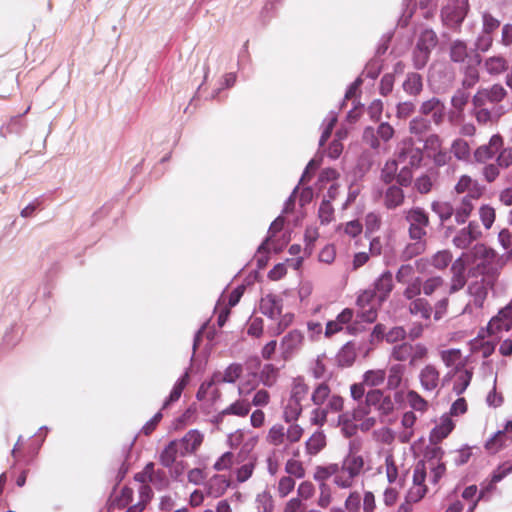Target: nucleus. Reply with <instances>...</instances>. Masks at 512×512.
<instances>
[{
    "label": "nucleus",
    "instance_id": "f257e3e1",
    "mask_svg": "<svg viewBox=\"0 0 512 512\" xmlns=\"http://www.w3.org/2000/svg\"><path fill=\"white\" fill-rule=\"evenodd\" d=\"M358 444L351 442L349 453L339 463L316 466L313 473L315 481H327L333 479V483L341 489H349L354 485L355 479L364 468V459L358 454Z\"/></svg>",
    "mask_w": 512,
    "mask_h": 512
},
{
    "label": "nucleus",
    "instance_id": "f03ea898",
    "mask_svg": "<svg viewBox=\"0 0 512 512\" xmlns=\"http://www.w3.org/2000/svg\"><path fill=\"white\" fill-rule=\"evenodd\" d=\"M444 450L432 444L427 447L424 460L417 462L413 471V485L410 488V499L420 501L426 494L427 489L424 481L429 471V480L437 484L446 472L445 463L442 461Z\"/></svg>",
    "mask_w": 512,
    "mask_h": 512
},
{
    "label": "nucleus",
    "instance_id": "7ed1b4c3",
    "mask_svg": "<svg viewBox=\"0 0 512 512\" xmlns=\"http://www.w3.org/2000/svg\"><path fill=\"white\" fill-rule=\"evenodd\" d=\"M303 434L304 429L299 424H290L286 428L284 425L276 423L269 428L265 441L271 446H284L287 449L290 445L299 442Z\"/></svg>",
    "mask_w": 512,
    "mask_h": 512
},
{
    "label": "nucleus",
    "instance_id": "20e7f679",
    "mask_svg": "<svg viewBox=\"0 0 512 512\" xmlns=\"http://www.w3.org/2000/svg\"><path fill=\"white\" fill-rule=\"evenodd\" d=\"M357 317L362 322L373 323L378 315V308L382 305L371 289L363 290L356 301Z\"/></svg>",
    "mask_w": 512,
    "mask_h": 512
},
{
    "label": "nucleus",
    "instance_id": "39448f33",
    "mask_svg": "<svg viewBox=\"0 0 512 512\" xmlns=\"http://www.w3.org/2000/svg\"><path fill=\"white\" fill-rule=\"evenodd\" d=\"M405 219L409 223V236L412 240L424 239L427 232L426 228L429 226V215L421 207H413L404 212Z\"/></svg>",
    "mask_w": 512,
    "mask_h": 512
},
{
    "label": "nucleus",
    "instance_id": "423d86ee",
    "mask_svg": "<svg viewBox=\"0 0 512 512\" xmlns=\"http://www.w3.org/2000/svg\"><path fill=\"white\" fill-rule=\"evenodd\" d=\"M423 158V150L415 146L412 138H405L398 144L397 160L398 162L406 163L405 166L417 169L421 166Z\"/></svg>",
    "mask_w": 512,
    "mask_h": 512
},
{
    "label": "nucleus",
    "instance_id": "0eeeda50",
    "mask_svg": "<svg viewBox=\"0 0 512 512\" xmlns=\"http://www.w3.org/2000/svg\"><path fill=\"white\" fill-rule=\"evenodd\" d=\"M508 95L503 85L496 83L486 88L479 89L472 98L474 107H483L486 104H498Z\"/></svg>",
    "mask_w": 512,
    "mask_h": 512
},
{
    "label": "nucleus",
    "instance_id": "6e6552de",
    "mask_svg": "<svg viewBox=\"0 0 512 512\" xmlns=\"http://www.w3.org/2000/svg\"><path fill=\"white\" fill-rule=\"evenodd\" d=\"M493 281V277L487 276L483 277L481 280H477L469 284L467 291L473 300L466 305L464 312L470 309L472 305L476 308L483 307V304L488 295V289L493 286Z\"/></svg>",
    "mask_w": 512,
    "mask_h": 512
},
{
    "label": "nucleus",
    "instance_id": "1a4fd4ad",
    "mask_svg": "<svg viewBox=\"0 0 512 512\" xmlns=\"http://www.w3.org/2000/svg\"><path fill=\"white\" fill-rule=\"evenodd\" d=\"M343 406V398L338 394H334L331 396L330 401L326 404L325 407L316 406V408L311 411V424L322 427L327 421L328 414L330 412L337 413L342 411Z\"/></svg>",
    "mask_w": 512,
    "mask_h": 512
},
{
    "label": "nucleus",
    "instance_id": "9d476101",
    "mask_svg": "<svg viewBox=\"0 0 512 512\" xmlns=\"http://www.w3.org/2000/svg\"><path fill=\"white\" fill-rule=\"evenodd\" d=\"M304 334L294 329L288 332L280 342L281 355L284 360L291 359L304 345Z\"/></svg>",
    "mask_w": 512,
    "mask_h": 512
},
{
    "label": "nucleus",
    "instance_id": "9b49d317",
    "mask_svg": "<svg viewBox=\"0 0 512 512\" xmlns=\"http://www.w3.org/2000/svg\"><path fill=\"white\" fill-rule=\"evenodd\" d=\"M419 112L422 116H430V121L433 122L436 126H440L445 119L446 107L439 98L432 97L421 103Z\"/></svg>",
    "mask_w": 512,
    "mask_h": 512
},
{
    "label": "nucleus",
    "instance_id": "f8f14e48",
    "mask_svg": "<svg viewBox=\"0 0 512 512\" xmlns=\"http://www.w3.org/2000/svg\"><path fill=\"white\" fill-rule=\"evenodd\" d=\"M466 263L462 257L457 258L451 265L448 295L463 289L467 283Z\"/></svg>",
    "mask_w": 512,
    "mask_h": 512
},
{
    "label": "nucleus",
    "instance_id": "ddd939ff",
    "mask_svg": "<svg viewBox=\"0 0 512 512\" xmlns=\"http://www.w3.org/2000/svg\"><path fill=\"white\" fill-rule=\"evenodd\" d=\"M503 145L504 140L500 134L492 135L487 144L480 145L475 149L473 154L475 161L478 163H486L494 158Z\"/></svg>",
    "mask_w": 512,
    "mask_h": 512
},
{
    "label": "nucleus",
    "instance_id": "4468645a",
    "mask_svg": "<svg viewBox=\"0 0 512 512\" xmlns=\"http://www.w3.org/2000/svg\"><path fill=\"white\" fill-rule=\"evenodd\" d=\"M482 237V232L477 222L471 221L460 229L453 238V244L460 249L468 248L474 241Z\"/></svg>",
    "mask_w": 512,
    "mask_h": 512
},
{
    "label": "nucleus",
    "instance_id": "2eb2a0df",
    "mask_svg": "<svg viewBox=\"0 0 512 512\" xmlns=\"http://www.w3.org/2000/svg\"><path fill=\"white\" fill-rule=\"evenodd\" d=\"M512 472V460L506 461L500 464L492 473L491 479L487 483V485L482 486L479 496L477 500L474 502L472 507L470 508V512H472L477 504V502L484 498L487 493H491L495 489L496 483L500 482L503 478H505L508 474Z\"/></svg>",
    "mask_w": 512,
    "mask_h": 512
},
{
    "label": "nucleus",
    "instance_id": "dca6fc26",
    "mask_svg": "<svg viewBox=\"0 0 512 512\" xmlns=\"http://www.w3.org/2000/svg\"><path fill=\"white\" fill-rule=\"evenodd\" d=\"M512 328V301L499 311L497 316L493 317L488 324L490 334H496L500 331H509Z\"/></svg>",
    "mask_w": 512,
    "mask_h": 512
},
{
    "label": "nucleus",
    "instance_id": "f3484780",
    "mask_svg": "<svg viewBox=\"0 0 512 512\" xmlns=\"http://www.w3.org/2000/svg\"><path fill=\"white\" fill-rule=\"evenodd\" d=\"M419 381L424 391L436 390L441 382L440 372L434 364H426L419 372Z\"/></svg>",
    "mask_w": 512,
    "mask_h": 512
},
{
    "label": "nucleus",
    "instance_id": "a211bd4d",
    "mask_svg": "<svg viewBox=\"0 0 512 512\" xmlns=\"http://www.w3.org/2000/svg\"><path fill=\"white\" fill-rule=\"evenodd\" d=\"M204 441V434L197 429L189 430L177 442L180 446L181 456L194 454Z\"/></svg>",
    "mask_w": 512,
    "mask_h": 512
},
{
    "label": "nucleus",
    "instance_id": "6ab92c4d",
    "mask_svg": "<svg viewBox=\"0 0 512 512\" xmlns=\"http://www.w3.org/2000/svg\"><path fill=\"white\" fill-rule=\"evenodd\" d=\"M394 288L393 275L389 270L384 271L373 283L372 292L377 296L379 303L385 302Z\"/></svg>",
    "mask_w": 512,
    "mask_h": 512
},
{
    "label": "nucleus",
    "instance_id": "aec40b11",
    "mask_svg": "<svg viewBox=\"0 0 512 512\" xmlns=\"http://www.w3.org/2000/svg\"><path fill=\"white\" fill-rule=\"evenodd\" d=\"M482 66L489 76L497 77L509 70V61L503 55H492L483 60Z\"/></svg>",
    "mask_w": 512,
    "mask_h": 512
},
{
    "label": "nucleus",
    "instance_id": "412c9836",
    "mask_svg": "<svg viewBox=\"0 0 512 512\" xmlns=\"http://www.w3.org/2000/svg\"><path fill=\"white\" fill-rule=\"evenodd\" d=\"M450 376H452L451 372H449L445 376L444 381ZM453 376H455V381L453 384V391L457 395H461L464 393V391L469 386V384L472 380L473 372L469 369H465L464 365H461V366H456V368H454Z\"/></svg>",
    "mask_w": 512,
    "mask_h": 512
},
{
    "label": "nucleus",
    "instance_id": "4be33fe9",
    "mask_svg": "<svg viewBox=\"0 0 512 512\" xmlns=\"http://www.w3.org/2000/svg\"><path fill=\"white\" fill-rule=\"evenodd\" d=\"M441 17L445 25L457 27L466 17V8L459 5H447L441 10Z\"/></svg>",
    "mask_w": 512,
    "mask_h": 512
},
{
    "label": "nucleus",
    "instance_id": "5701e85b",
    "mask_svg": "<svg viewBox=\"0 0 512 512\" xmlns=\"http://www.w3.org/2000/svg\"><path fill=\"white\" fill-rule=\"evenodd\" d=\"M259 309L262 314L275 319L281 314L282 300L273 294H267L260 300Z\"/></svg>",
    "mask_w": 512,
    "mask_h": 512
},
{
    "label": "nucleus",
    "instance_id": "b1692460",
    "mask_svg": "<svg viewBox=\"0 0 512 512\" xmlns=\"http://www.w3.org/2000/svg\"><path fill=\"white\" fill-rule=\"evenodd\" d=\"M454 423L448 415H443L439 423L432 429L429 435L431 444H438L445 439L454 429Z\"/></svg>",
    "mask_w": 512,
    "mask_h": 512
},
{
    "label": "nucleus",
    "instance_id": "393cba45",
    "mask_svg": "<svg viewBox=\"0 0 512 512\" xmlns=\"http://www.w3.org/2000/svg\"><path fill=\"white\" fill-rule=\"evenodd\" d=\"M454 191L457 194L467 193L472 195V198H480L483 191L476 180H473L468 175H462L454 186Z\"/></svg>",
    "mask_w": 512,
    "mask_h": 512
},
{
    "label": "nucleus",
    "instance_id": "a878e982",
    "mask_svg": "<svg viewBox=\"0 0 512 512\" xmlns=\"http://www.w3.org/2000/svg\"><path fill=\"white\" fill-rule=\"evenodd\" d=\"M407 309L412 316L419 317L423 320H429L433 312L432 305L423 297L410 300Z\"/></svg>",
    "mask_w": 512,
    "mask_h": 512
},
{
    "label": "nucleus",
    "instance_id": "bb28decb",
    "mask_svg": "<svg viewBox=\"0 0 512 512\" xmlns=\"http://www.w3.org/2000/svg\"><path fill=\"white\" fill-rule=\"evenodd\" d=\"M481 63V57L477 54L474 56L473 63L468 61V64L463 69L462 87L470 89L474 87L480 80L477 65Z\"/></svg>",
    "mask_w": 512,
    "mask_h": 512
},
{
    "label": "nucleus",
    "instance_id": "cd10ccee",
    "mask_svg": "<svg viewBox=\"0 0 512 512\" xmlns=\"http://www.w3.org/2000/svg\"><path fill=\"white\" fill-rule=\"evenodd\" d=\"M477 199L472 198V195H465L461 198L457 207L454 208V217L457 224H464L468 220L475 207L473 201Z\"/></svg>",
    "mask_w": 512,
    "mask_h": 512
},
{
    "label": "nucleus",
    "instance_id": "c85d7f7f",
    "mask_svg": "<svg viewBox=\"0 0 512 512\" xmlns=\"http://www.w3.org/2000/svg\"><path fill=\"white\" fill-rule=\"evenodd\" d=\"M353 318V310L345 308L335 320H331L326 324L325 336L331 337L334 334L343 330L344 326L347 325Z\"/></svg>",
    "mask_w": 512,
    "mask_h": 512
},
{
    "label": "nucleus",
    "instance_id": "c756f323",
    "mask_svg": "<svg viewBox=\"0 0 512 512\" xmlns=\"http://www.w3.org/2000/svg\"><path fill=\"white\" fill-rule=\"evenodd\" d=\"M405 194L402 187L391 184L384 193V206L387 209H395L404 203Z\"/></svg>",
    "mask_w": 512,
    "mask_h": 512
},
{
    "label": "nucleus",
    "instance_id": "7c9ffc66",
    "mask_svg": "<svg viewBox=\"0 0 512 512\" xmlns=\"http://www.w3.org/2000/svg\"><path fill=\"white\" fill-rule=\"evenodd\" d=\"M449 56L454 63H465L466 61L472 62L469 58V50L467 43L462 40L452 41L449 48Z\"/></svg>",
    "mask_w": 512,
    "mask_h": 512
},
{
    "label": "nucleus",
    "instance_id": "2f4dec72",
    "mask_svg": "<svg viewBox=\"0 0 512 512\" xmlns=\"http://www.w3.org/2000/svg\"><path fill=\"white\" fill-rule=\"evenodd\" d=\"M177 456H181V450L177 440H173L162 450L159 461L164 467L171 468L176 462Z\"/></svg>",
    "mask_w": 512,
    "mask_h": 512
},
{
    "label": "nucleus",
    "instance_id": "473e14b6",
    "mask_svg": "<svg viewBox=\"0 0 512 512\" xmlns=\"http://www.w3.org/2000/svg\"><path fill=\"white\" fill-rule=\"evenodd\" d=\"M416 415L412 411L405 412L401 419L403 430L398 434V440L401 443H408L414 436L413 427L416 423Z\"/></svg>",
    "mask_w": 512,
    "mask_h": 512
},
{
    "label": "nucleus",
    "instance_id": "72a5a7b5",
    "mask_svg": "<svg viewBox=\"0 0 512 512\" xmlns=\"http://www.w3.org/2000/svg\"><path fill=\"white\" fill-rule=\"evenodd\" d=\"M242 366L240 364L233 363L229 365L224 372H216L212 378L216 384L219 383H234L242 374Z\"/></svg>",
    "mask_w": 512,
    "mask_h": 512
},
{
    "label": "nucleus",
    "instance_id": "f704fd0d",
    "mask_svg": "<svg viewBox=\"0 0 512 512\" xmlns=\"http://www.w3.org/2000/svg\"><path fill=\"white\" fill-rule=\"evenodd\" d=\"M230 486L229 479L224 475H214L207 483V494L212 497H220Z\"/></svg>",
    "mask_w": 512,
    "mask_h": 512
},
{
    "label": "nucleus",
    "instance_id": "c9c22d12",
    "mask_svg": "<svg viewBox=\"0 0 512 512\" xmlns=\"http://www.w3.org/2000/svg\"><path fill=\"white\" fill-rule=\"evenodd\" d=\"M357 357L355 344L347 342L337 353L336 361L341 367H350L353 365Z\"/></svg>",
    "mask_w": 512,
    "mask_h": 512
},
{
    "label": "nucleus",
    "instance_id": "e433bc0d",
    "mask_svg": "<svg viewBox=\"0 0 512 512\" xmlns=\"http://www.w3.org/2000/svg\"><path fill=\"white\" fill-rule=\"evenodd\" d=\"M326 446V436L322 431L314 432L305 442L306 453L310 456L317 455Z\"/></svg>",
    "mask_w": 512,
    "mask_h": 512
},
{
    "label": "nucleus",
    "instance_id": "4c0bfd02",
    "mask_svg": "<svg viewBox=\"0 0 512 512\" xmlns=\"http://www.w3.org/2000/svg\"><path fill=\"white\" fill-rule=\"evenodd\" d=\"M331 389L326 381L317 384L311 394V401L315 406H322L325 402H329L331 396Z\"/></svg>",
    "mask_w": 512,
    "mask_h": 512
},
{
    "label": "nucleus",
    "instance_id": "58836bf2",
    "mask_svg": "<svg viewBox=\"0 0 512 512\" xmlns=\"http://www.w3.org/2000/svg\"><path fill=\"white\" fill-rule=\"evenodd\" d=\"M308 392L309 386L305 383L304 378L297 377L292 382L289 399L302 404V402L306 399Z\"/></svg>",
    "mask_w": 512,
    "mask_h": 512
},
{
    "label": "nucleus",
    "instance_id": "ea45409f",
    "mask_svg": "<svg viewBox=\"0 0 512 512\" xmlns=\"http://www.w3.org/2000/svg\"><path fill=\"white\" fill-rule=\"evenodd\" d=\"M358 422L350 412L341 413L338 416V425L341 427V431L345 437H352L358 431Z\"/></svg>",
    "mask_w": 512,
    "mask_h": 512
},
{
    "label": "nucleus",
    "instance_id": "a19ab883",
    "mask_svg": "<svg viewBox=\"0 0 512 512\" xmlns=\"http://www.w3.org/2000/svg\"><path fill=\"white\" fill-rule=\"evenodd\" d=\"M303 411V406L299 402H294L291 399H288L287 404L284 407L282 418L283 420L290 424H297L296 421L299 419Z\"/></svg>",
    "mask_w": 512,
    "mask_h": 512
},
{
    "label": "nucleus",
    "instance_id": "79ce46f5",
    "mask_svg": "<svg viewBox=\"0 0 512 512\" xmlns=\"http://www.w3.org/2000/svg\"><path fill=\"white\" fill-rule=\"evenodd\" d=\"M406 366L400 363L393 364L389 367L387 376V387L391 390L401 385Z\"/></svg>",
    "mask_w": 512,
    "mask_h": 512
},
{
    "label": "nucleus",
    "instance_id": "37998d69",
    "mask_svg": "<svg viewBox=\"0 0 512 512\" xmlns=\"http://www.w3.org/2000/svg\"><path fill=\"white\" fill-rule=\"evenodd\" d=\"M450 152L456 159L467 161L471 154V148L466 140L457 138L452 141Z\"/></svg>",
    "mask_w": 512,
    "mask_h": 512
},
{
    "label": "nucleus",
    "instance_id": "c03bdc74",
    "mask_svg": "<svg viewBox=\"0 0 512 512\" xmlns=\"http://www.w3.org/2000/svg\"><path fill=\"white\" fill-rule=\"evenodd\" d=\"M431 209L438 215L441 223H445L454 215V206L448 201H434Z\"/></svg>",
    "mask_w": 512,
    "mask_h": 512
},
{
    "label": "nucleus",
    "instance_id": "a18cd8bd",
    "mask_svg": "<svg viewBox=\"0 0 512 512\" xmlns=\"http://www.w3.org/2000/svg\"><path fill=\"white\" fill-rule=\"evenodd\" d=\"M251 409V404L246 399H239L230 404L222 410V414L234 415L238 417H245Z\"/></svg>",
    "mask_w": 512,
    "mask_h": 512
},
{
    "label": "nucleus",
    "instance_id": "49530a36",
    "mask_svg": "<svg viewBox=\"0 0 512 512\" xmlns=\"http://www.w3.org/2000/svg\"><path fill=\"white\" fill-rule=\"evenodd\" d=\"M435 181L436 174L426 172L415 179L414 188L420 194H428L431 192Z\"/></svg>",
    "mask_w": 512,
    "mask_h": 512
},
{
    "label": "nucleus",
    "instance_id": "de8ad7c7",
    "mask_svg": "<svg viewBox=\"0 0 512 512\" xmlns=\"http://www.w3.org/2000/svg\"><path fill=\"white\" fill-rule=\"evenodd\" d=\"M153 492L148 484L141 485L139 488V501L128 508L127 512H142L146 505L152 499Z\"/></svg>",
    "mask_w": 512,
    "mask_h": 512
},
{
    "label": "nucleus",
    "instance_id": "09e8293b",
    "mask_svg": "<svg viewBox=\"0 0 512 512\" xmlns=\"http://www.w3.org/2000/svg\"><path fill=\"white\" fill-rule=\"evenodd\" d=\"M412 344L409 342H402L392 347L390 357L398 362L411 361Z\"/></svg>",
    "mask_w": 512,
    "mask_h": 512
},
{
    "label": "nucleus",
    "instance_id": "8fccbe9b",
    "mask_svg": "<svg viewBox=\"0 0 512 512\" xmlns=\"http://www.w3.org/2000/svg\"><path fill=\"white\" fill-rule=\"evenodd\" d=\"M423 88L422 78L417 73H409L403 83V89L410 95H418Z\"/></svg>",
    "mask_w": 512,
    "mask_h": 512
},
{
    "label": "nucleus",
    "instance_id": "3c124183",
    "mask_svg": "<svg viewBox=\"0 0 512 512\" xmlns=\"http://www.w3.org/2000/svg\"><path fill=\"white\" fill-rule=\"evenodd\" d=\"M431 129V121L424 118L422 115L414 117L409 122V131L411 134L421 136L426 134Z\"/></svg>",
    "mask_w": 512,
    "mask_h": 512
},
{
    "label": "nucleus",
    "instance_id": "603ef678",
    "mask_svg": "<svg viewBox=\"0 0 512 512\" xmlns=\"http://www.w3.org/2000/svg\"><path fill=\"white\" fill-rule=\"evenodd\" d=\"M386 477L390 484L399 488L403 487V480L398 477V468L394 462L393 456L389 455L385 459Z\"/></svg>",
    "mask_w": 512,
    "mask_h": 512
},
{
    "label": "nucleus",
    "instance_id": "864d4df0",
    "mask_svg": "<svg viewBox=\"0 0 512 512\" xmlns=\"http://www.w3.org/2000/svg\"><path fill=\"white\" fill-rule=\"evenodd\" d=\"M444 148L443 139L438 134H430L424 140L423 149L425 150L428 158H431L432 154L437 153Z\"/></svg>",
    "mask_w": 512,
    "mask_h": 512
},
{
    "label": "nucleus",
    "instance_id": "5fc2aeb1",
    "mask_svg": "<svg viewBox=\"0 0 512 512\" xmlns=\"http://www.w3.org/2000/svg\"><path fill=\"white\" fill-rule=\"evenodd\" d=\"M278 368L272 364H265L260 371V381L267 387L273 386L278 378Z\"/></svg>",
    "mask_w": 512,
    "mask_h": 512
},
{
    "label": "nucleus",
    "instance_id": "6e6d98bb",
    "mask_svg": "<svg viewBox=\"0 0 512 512\" xmlns=\"http://www.w3.org/2000/svg\"><path fill=\"white\" fill-rule=\"evenodd\" d=\"M386 378V371L383 369L368 370L363 375V383L370 387L383 384Z\"/></svg>",
    "mask_w": 512,
    "mask_h": 512
},
{
    "label": "nucleus",
    "instance_id": "4d7b16f0",
    "mask_svg": "<svg viewBox=\"0 0 512 512\" xmlns=\"http://www.w3.org/2000/svg\"><path fill=\"white\" fill-rule=\"evenodd\" d=\"M189 375L186 372L174 385L169 397L165 402L163 403V409L167 408L171 403L177 401L181 394L183 389L188 383Z\"/></svg>",
    "mask_w": 512,
    "mask_h": 512
},
{
    "label": "nucleus",
    "instance_id": "13d9d810",
    "mask_svg": "<svg viewBox=\"0 0 512 512\" xmlns=\"http://www.w3.org/2000/svg\"><path fill=\"white\" fill-rule=\"evenodd\" d=\"M189 375L186 372L174 385L169 397L165 402L163 403V409L167 408L171 403L177 401L181 394L183 389L188 383Z\"/></svg>",
    "mask_w": 512,
    "mask_h": 512
},
{
    "label": "nucleus",
    "instance_id": "bf43d9fd",
    "mask_svg": "<svg viewBox=\"0 0 512 512\" xmlns=\"http://www.w3.org/2000/svg\"><path fill=\"white\" fill-rule=\"evenodd\" d=\"M189 375L186 372L174 385L169 397L165 402L163 403V409L167 408L171 403L177 401L181 394L183 389L188 383Z\"/></svg>",
    "mask_w": 512,
    "mask_h": 512
},
{
    "label": "nucleus",
    "instance_id": "052dcab7",
    "mask_svg": "<svg viewBox=\"0 0 512 512\" xmlns=\"http://www.w3.org/2000/svg\"><path fill=\"white\" fill-rule=\"evenodd\" d=\"M403 285H405V289L403 290V297L406 300L410 301L412 299L420 298L422 291V279L420 277H416L415 280L404 283Z\"/></svg>",
    "mask_w": 512,
    "mask_h": 512
},
{
    "label": "nucleus",
    "instance_id": "680f3d73",
    "mask_svg": "<svg viewBox=\"0 0 512 512\" xmlns=\"http://www.w3.org/2000/svg\"><path fill=\"white\" fill-rule=\"evenodd\" d=\"M481 20H482L481 32H483L485 34L492 35V36H493V33L495 31H497L501 25L500 20L497 19L496 17H494L491 13H489L487 11L482 13Z\"/></svg>",
    "mask_w": 512,
    "mask_h": 512
},
{
    "label": "nucleus",
    "instance_id": "e2e57ef3",
    "mask_svg": "<svg viewBox=\"0 0 512 512\" xmlns=\"http://www.w3.org/2000/svg\"><path fill=\"white\" fill-rule=\"evenodd\" d=\"M445 284V280L441 276H432L422 281V291L425 296H431L437 290L442 288Z\"/></svg>",
    "mask_w": 512,
    "mask_h": 512
},
{
    "label": "nucleus",
    "instance_id": "0e129e2a",
    "mask_svg": "<svg viewBox=\"0 0 512 512\" xmlns=\"http://www.w3.org/2000/svg\"><path fill=\"white\" fill-rule=\"evenodd\" d=\"M398 160H388L381 169L380 178L386 184H391L397 174Z\"/></svg>",
    "mask_w": 512,
    "mask_h": 512
},
{
    "label": "nucleus",
    "instance_id": "69168bd1",
    "mask_svg": "<svg viewBox=\"0 0 512 512\" xmlns=\"http://www.w3.org/2000/svg\"><path fill=\"white\" fill-rule=\"evenodd\" d=\"M437 43L436 33L432 29H425L419 37L417 46L431 51Z\"/></svg>",
    "mask_w": 512,
    "mask_h": 512
},
{
    "label": "nucleus",
    "instance_id": "338daca9",
    "mask_svg": "<svg viewBox=\"0 0 512 512\" xmlns=\"http://www.w3.org/2000/svg\"><path fill=\"white\" fill-rule=\"evenodd\" d=\"M451 261H452L451 252L448 250H442V251H438L437 253H435L432 256L430 263L436 269L443 270L446 267H448V265L451 263Z\"/></svg>",
    "mask_w": 512,
    "mask_h": 512
},
{
    "label": "nucleus",
    "instance_id": "774afa93",
    "mask_svg": "<svg viewBox=\"0 0 512 512\" xmlns=\"http://www.w3.org/2000/svg\"><path fill=\"white\" fill-rule=\"evenodd\" d=\"M479 218L485 229L489 230L496 219L495 209L490 205H482L479 208Z\"/></svg>",
    "mask_w": 512,
    "mask_h": 512
}]
</instances>
